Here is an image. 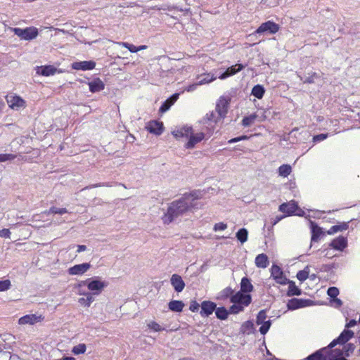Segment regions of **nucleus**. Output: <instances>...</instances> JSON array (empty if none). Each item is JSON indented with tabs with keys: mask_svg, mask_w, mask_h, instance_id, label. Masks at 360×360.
<instances>
[{
	"mask_svg": "<svg viewBox=\"0 0 360 360\" xmlns=\"http://www.w3.org/2000/svg\"><path fill=\"white\" fill-rule=\"evenodd\" d=\"M6 99L8 106L13 110H18L25 106V101L14 94L7 95Z\"/></svg>",
	"mask_w": 360,
	"mask_h": 360,
	"instance_id": "0eeeda50",
	"label": "nucleus"
},
{
	"mask_svg": "<svg viewBox=\"0 0 360 360\" xmlns=\"http://www.w3.org/2000/svg\"><path fill=\"white\" fill-rule=\"evenodd\" d=\"M202 197V193L199 191H193L186 192L181 197V214L184 211L191 210L192 209H198L201 206L198 200Z\"/></svg>",
	"mask_w": 360,
	"mask_h": 360,
	"instance_id": "f03ea898",
	"label": "nucleus"
},
{
	"mask_svg": "<svg viewBox=\"0 0 360 360\" xmlns=\"http://www.w3.org/2000/svg\"><path fill=\"white\" fill-rule=\"evenodd\" d=\"M146 128L150 133L158 136L160 135L164 130L162 122L157 120L150 121Z\"/></svg>",
	"mask_w": 360,
	"mask_h": 360,
	"instance_id": "4468645a",
	"label": "nucleus"
},
{
	"mask_svg": "<svg viewBox=\"0 0 360 360\" xmlns=\"http://www.w3.org/2000/svg\"><path fill=\"white\" fill-rule=\"evenodd\" d=\"M355 345L353 343H347L344 345L342 350H338L340 354H344L345 356H349L355 350Z\"/></svg>",
	"mask_w": 360,
	"mask_h": 360,
	"instance_id": "7c9ffc66",
	"label": "nucleus"
},
{
	"mask_svg": "<svg viewBox=\"0 0 360 360\" xmlns=\"http://www.w3.org/2000/svg\"><path fill=\"white\" fill-rule=\"evenodd\" d=\"M288 283H289L288 290L287 292L288 296L301 295V290L295 285L294 282L288 281Z\"/></svg>",
	"mask_w": 360,
	"mask_h": 360,
	"instance_id": "2f4dec72",
	"label": "nucleus"
},
{
	"mask_svg": "<svg viewBox=\"0 0 360 360\" xmlns=\"http://www.w3.org/2000/svg\"><path fill=\"white\" fill-rule=\"evenodd\" d=\"M82 284L86 285L92 295H99L103 290L108 286V283L102 281L99 277H94L82 281Z\"/></svg>",
	"mask_w": 360,
	"mask_h": 360,
	"instance_id": "7ed1b4c3",
	"label": "nucleus"
},
{
	"mask_svg": "<svg viewBox=\"0 0 360 360\" xmlns=\"http://www.w3.org/2000/svg\"><path fill=\"white\" fill-rule=\"evenodd\" d=\"M41 319H42L41 316H37L35 314H27L20 318L18 320V323L20 325H33L35 323L40 321Z\"/></svg>",
	"mask_w": 360,
	"mask_h": 360,
	"instance_id": "aec40b11",
	"label": "nucleus"
},
{
	"mask_svg": "<svg viewBox=\"0 0 360 360\" xmlns=\"http://www.w3.org/2000/svg\"><path fill=\"white\" fill-rule=\"evenodd\" d=\"M279 30V26L278 24L272 22L267 21L266 22L262 23L255 31V34H262L264 32H269L270 34H275Z\"/></svg>",
	"mask_w": 360,
	"mask_h": 360,
	"instance_id": "9d476101",
	"label": "nucleus"
},
{
	"mask_svg": "<svg viewBox=\"0 0 360 360\" xmlns=\"http://www.w3.org/2000/svg\"><path fill=\"white\" fill-rule=\"evenodd\" d=\"M215 314L219 319L225 320L227 319L229 311L225 307H218L215 309Z\"/></svg>",
	"mask_w": 360,
	"mask_h": 360,
	"instance_id": "e433bc0d",
	"label": "nucleus"
},
{
	"mask_svg": "<svg viewBox=\"0 0 360 360\" xmlns=\"http://www.w3.org/2000/svg\"><path fill=\"white\" fill-rule=\"evenodd\" d=\"M292 172V167L290 165L284 164L278 167V174L283 177H287Z\"/></svg>",
	"mask_w": 360,
	"mask_h": 360,
	"instance_id": "f704fd0d",
	"label": "nucleus"
},
{
	"mask_svg": "<svg viewBox=\"0 0 360 360\" xmlns=\"http://www.w3.org/2000/svg\"><path fill=\"white\" fill-rule=\"evenodd\" d=\"M297 210V204L294 200L283 203L279 207V210L283 213H285L288 216L294 214Z\"/></svg>",
	"mask_w": 360,
	"mask_h": 360,
	"instance_id": "dca6fc26",
	"label": "nucleus"
},
{
	"mask_svg": "<svg viewBox=\"0 0 360 360\" xmlns=\"http://www.w3.org/2000/svg\"><path fill=\"white\" fill-rule=\"evenodd\" d=\"M244 68H245V65L240 64V63L232 65L231 67L228 68L225 72L221 73L219 76V79H224L234 75L236 73H238V72H240V70H242Z\"/></svg>",
	"mask_w": 360,
	"mask_h": 360,
	"instance_id": "f3484780",
	"label": "nucleus"
},
{
	"mask_svg": "<svg viewBox=\"0 0 360 360\" xmlns=\"http://www.w3.org/2000/svg\"><path fill=\"white\" fill-rule=\"evenodd\" d=\"M329 346L323 347L309 355L305 358V360H331V355L329 354Z\"/></svg>",
	"mask_w": 360,
	"mask_h": 360,
	"instance_id": "6e6552de",
	"label": "nucleus"
},
{
	"mask_svg": "<svg viewBox=\"0 0 360 360\" xmlns=\"http://www.w3.org/2000/svg\"><path fill=\"white\" fill-rule=\"evenodd\" d=\"M0 237L5 238H10L11 231L8 229H3L0 230Z\"/></svg>",
	"mask_w": 360,
	"mask_h": 360,
	"instance_id": "052dcab7",
	"label": "nucleus"
},
{
	"mask_svg": "<svg viewBox=\"0 0 360 360\" xmlns=\"http://www.w3.org/2000/svg\"><path fill=\"white\" fill-rule=\"evenodd\" d=\"M310 227L311 230V241L316 242L319 240L320 236L322 234V229L314 221H310Z\"/></svg>",
	"mask_w": 360,
	"mask_h": 360,
	"instance_id": "b1692460",
	"label": "nucleus"
},
{
	"mask_svg": "<svg viewBox=\"0 0 360 360\" xmlns=\"http://www.w3.org/2000/svg\"><path fill=\"white\" fill-rule=\"evenodd\" d=\"M329 245L335 250L343 251L344 249L347 246V239L345 236H338V238L333 239Z\"/></svg>",
	"mask_w": 360,
	"mask_h": 360,
	"instance_id": "2eb2a0df",
	"label": "nucleus"
},
{
	"mask_svg": "<svg viewBox=\"0 0 360 360\" xmlns=\"http://www.w3.org/2000/svg\"><path fill=\"white\" fill-rule=\"evenodd\" d=\"M253 290L250 280L247 277H243L240 282V292L244 293H249Z\"/></svg>",
	"mask_w": 360,
	"mask_h": 360,
	"instance_id": "a878e982",
	"label": "nucleus"
},
{
	"mask_svg": "<svg viewBox=\"0 0 360 360\" xmlns=\"http://www.w3.org/2000/svg\"><path fill=\"white\" fill-rule=\"evenodd\" d=\"M331 304L335 308H339L342 305V302L339 298L335 297L331 300Z\"/></svg>",
	"mask_w": 360,
	"mask_h": 360,
	"instance_id": "680f3d73",
	"label": "nucleus"
},
{
	"mask_svg": "<svg viewBox=\"0 0 360 360\" xmlns=\"http://www.w3.org/2000/svg\"><path fill=\"white\" fill-rule=\"evenodd\" d=\"M328 134H318V135H316L314 136L313 141H314V142H320V141L325 140L328 137Z\"/></svg>",
	"mask_w": 360,
	"mask_h": 360,
	"instance_id": "bf43d9fd",
	"label": "nucleus"
},
{
	"mask_svg": "<svg viewBox=\"0 0 360 360\" xmlns=\"http://www.w3.org/2000/svg\"><path fill=\"white\" fill-rule=\"evenodd\" d=\"M179 94L178 93L174 94L169 98H168L160 106L159 112L160 113H165L167 112L170 107L178 100Z\"/></svg>",
	"mask_w": 360,
	"mask_h": 360,
	"instance_id": "4be33fe9",
	"label": "nucleus"
},
{
	"mask_svg": "<svg viewBox=\"0 0 360 360\" xmlns=\"http://www.w3.org/2000/svg\"><path fill=\"white\" fill-rule=\"evenodd\" d=\"M148 327L155 332H159L165 330L164 328H162L159 323L155 321H151L148 323Z\"/></svg>",
	"mask_w": 360,
	"mask_h": 360,
	"instance_id": "8fccbe9b",
	"label": "nucleus"
},
{
	"mask_svg": "<svg viewBox=\"0 0 360 360\" xmlns=\"http://www.w3.org/2000/svg\"><path fill=\"white\" fill-rule=\"evenodd\" d=\"M309 268L307 266L304 269L299 271L297 274V278L300 281H304L309 277Z\"/></svg>",
	"mask_w": 360,
	"mask_h": 360,
	"instance_id": "58836bf2",
	"label": "nucleus"
},
{
	"mask_svg": "<svg viewBox=\"0 0 360 360\" xmlns=\"http://www.w3.org/2000/svg\"><path fill=\"white\" fill-rule=\"evenodd\" d=\"M94 297L91 292L84 294V297H80L78 302L83 307H89L91 304L94 302Z\"/></svg>",
	"mask_w": 360,
	"mask_h": 360,
	"instance_id": "c756f323",
	"label": "nucleus"
},
{
	"mask_svg": "<svg viewBox=\"0 0 360 360\" xmlns=\"http://www.w3.org/2000/svg\"><path fill=\"white\" fill-rule=\"evenodd\" d=\"M232 293V289L231 288H226L220 292L219 297L221 299H225L229 297Z\"/></svg>",
	"mask_w": 360,
	"mask_h": 360,
	"instance_id": "5fc2aeb1",
	"label": "nucleus"
},
{
	"mask_svg": "<svg viewBox=\"0 0 360 360\" xmlns=\"http://www.w3.org/2000/svg\"><path fill=\"white\" fill-rule=\"evenodd\" d=\"M356 325V321L354 319L350 320L349 322H347L345 325V328H349L355 326Z\"/></svg>",
	"mask_w": 360,
	"mask_h": 360,
	"instance_id": "69168bd1",
	"label": "nucleus"
},
{
	"mask_svg": "<svg viewBox=\"0 0 360 360\" xmlns=\"http://www.w3.org/2000/svg\"><path fill=\"white\" fill-rule=\"evenodd\" d=\"M257 117V115L255 113L243 117V119L242 120V125L245 127H250L251 125H252L255 123Z\"/></svg>",
	"mask_w": 360,
	"mask_h": 360,
	"instance_id": "c9c22d12",
	"label": "nucleus"
},
{
	"mask_svg": "<svg viewBox=\"0 0 360 360\" xmlns=\"http://www.w3.org/2000/svg\"><path fill=\"white\" fill-rule=\"evenodd\" d=\"M217 121L215 113L211 112L207 113L199 122V131L193 129L191 127L181 128V137L187 139L184 147L187 149L193 148L203 139L210 138L214 130Z\"/></svg>",
	"mask_w": 360,
	"mask_h": 360,
	"instance_id": "f257e3e1",
	"label": "nucleus"
},
{
	"mask_svg": "<svg viewBox=\"0 0 360 360\" xmlns=\"http://www.w3.org/2000/svg\"><path fill=\"white\" fill-rule=\"evenodd\" d=\"M11 287V281L8 279H6L4 281H0V292H4L9 290Z\"/></svg>",
	"mask_w": 360,
	"mask_h": 360,
	"instance_id": "de8ad7c7",
	"label": "nucleus"
},
{
	"mask_svg": "<svg viewBox=\"0 0 360 360\" xmlns=\"http://www.w3.org/2000/svg\"><path fill=\"white\" fill-rule=\"evenodd\" d=\"M236 236L241 243H244L248 240V231L245 228L240 229L236 233Z\"/></svg>",
	"mask_w": 360,
	"mask_h": 360,
	"instance_id": "473e14b6",
	"label": "nucleus"
},
{
	"mask_svg": "<svg viewBox=\"0 0 360 360\" xmlns=\"http://www.w3.org/2000/svg\"><path fill=\"white\" fill-rule=\"evenodd\" d=\"M73 70H91L95 68L96 63L93 60H84L74 62L71 65Z\"/></svg>",
	"mask_w": 360,
	"mask_h": 360,
	"instance_id": "ddd939ff",
	"label": "nucleus"
},
{
	"mask_svg": "<svg viewBox=\"0 0 360 360\" xmlns=\"http://www.w3.org/2000/svg\"><path fill=\"white\" fill-rule=\"evenodd\" d=\"M233 304L229 308V313L236 314L240 311H243L245 308V305L240 304L233 303Z\"/></svg>",
	"mask_w": 360,
	"mask_h": 360,
	"instance_id": "a19ab883",
	"label": "nucleus"
},
{
	"mask_svg": "<svg viewBox=\"0 0 360 360\" xmlns=\"http://www.w3.org/2000/svg\"><path fill=\"white\" fill-rule=\"evenodd\" d=\"M264 92V88L259 84L255 85L252 89V94L258 99H261L263 97Z\"/></svg>",
	"mask_w": 360,
	"mask_h": 360,
	"instance_id": "72a5a7b5",
	"label": "nucleus"
},
{
	"mask_svg": "<svg viewBox=\"0 0 360 360\" xmlns=\"http://www.w3.org/2000/svg\"><path fill=\"white\" fill-rule=\"evenodd\" d=\"M118 44L123 47L127 48L131 53L138 52V49H136V46L133 44H129L127 42H119Z\"/></svg>",
	"mask_w": 360,
	"mask_h": 360,
	"instance_id": "3c124183",
	"label": "nucleus"
},
{
	"mask_svg": "<svg viewBox=\"0 0 360 360\" xmlns=\"http://www.w3.org/2000/svg\"><path fill=\"white\" fill-rule=\"evenodd\" d=\"M252 301L251 295L249 294H244L239 291L231 297L232 303L240 304L245 306H248Z\"/></svg>",
	"mask_w": 360,
	"mask_h": 360,
	"instance_id": "9b49d317",
	"label": "nucleus"
},
{
	"mask_svg": "<svg viewBox=\"0 0 360 360\" xmlns=\"http://www.w3.org/2000/svg\"><path fill=\"white\" fill-rule=\"evenodd\" d=\"M261 325L262 326L259 328V332L262 335H265L269 331V330L271 327V320H268L266 322H264L263 323H262Z\"/></svg>",
	"mask_w": 360,
	"mask_h": 360,
	"instance_id": "09e8293b",
	"label": "nucleus"
},
{
	"mask_svg": "<svg viewBox=\"0 0 360 360\" xmlns=\"http://www.w3.org/2000/svg\"><path fill=\"white\" fill-rule=\"evenodd\" d=\"M103 186L110 187V186H112V184L109 183V182H105V183H100V184H92V185H90L89 186H86L85 188V189H90V188H93L103 187Z\"/></svg>",
	"mask_w": 360,
	"mask_h": 360,
	"instance_id": "6e6d98bb",
	"label": "nucleus"
},
{
	"mask_svg": "<svg viewBox=\"0 0 360 360\" xmlns=\"http://www.w3.org/2000/svg\"><path fill=\"white\" fill-rule=\"evenodd\" d=\"M269 264L268 257L265 254H259L255 258V265L259 268L264 269Z\"/></svg>",
	"mask_w": 360,
	"mask_h": 360,
	"instance_id": "c85d7f7f",
	"label": "nucleus"
},
{
	"mask_svg": "<svg viewBox=\"0 0 360 360\" xmlns=\"http://www.w3.org/2000/svg\"><path fill=\"white\" fill-rule=\"evenodd\" d=\"M349 228V222H342L341 224L334 225L327 231L328 235H333L339 231H343Z\"/></svg>",
	"mask_w": 360,
	"mask_h": 360,
	"instance_id": "cd10ccee",
	"label": "nucleus"
},
{
	"mask_svg": "<svg viewBox=\"0 0 360 360\" xmlns=\"http://www.w3.org/2000/svg\"><path fill=\"white\" fill-rule=\"evenodd\" d=\"M86 250V245H77V252L79 253V252L85 251Z\"/></svg>",
	"mask_w": 360,
	"mask_h": 360,
	"instance_id": "338daca9",
	"label": "nucleus"
},
{
	"mask_svg": "<svg viewBox=\"0 0 360 360\" xmlns=\"http://www.w3.org/2000/svg\"><path fill=\"white\" fill-rule=\"evenodd\" d=\"M327 294L332 299L335 298L339 295V290L336 287H330L327 290Z\"/></svg>",
	"mask_w": 360,
	"mask_h": 360,
	"instance_id": "603ef678",
	"label": "nucleus"
},
{
	"mask_svg": "<svg viewBox=\"0 0 360 360\" xmlns=\"http://www.w3.org/2000/svg\"><path fill=\"white\" fill-rule=\"evenodd\" d=\"M169 309L172 311L180 312V301L173 300L168 304Z\"/></svg>",
	"mask_w": 360,
	"mask_h": 360,
	"instance_id": "a18cd8bd",
	"label": "nucleus"
},
{
	"mask_svg": "<svg viewBox=\"0 0 360 360\" xmlns=\"http://www.w3.org/2000/svg\"><path fill=\"white\" fill-rule=\"evenodd\" d=\"M306 300L293 298L288 303V308L290 310H295L306 306Z\"/></svg>",
	"mask_w": 360,
	"mask_h": 360,
	"instance_id": "393cba45",
	"label": "nucleus"
},
{
	"mask_svg": "<svg viewBox=\"0 0 360 360\" xmlns=\"http://www.w3.org/2000/svg\"><path fill=\"white\" fill-rule=\"evenodd\" d=\"M354 333L352 330L345 329L336 339H334L328 345V346L330 348H333L338 344L345 345L354 337Z\"/></svg>",
	"mask_w": 360,
	"mask_h": 360,
	"instance_id": "423d86ee",
	"label": "nucleus"
},
{
	"mask_svg": "<svg viewBox=\"0 0 360 360\" xmlns=\"http://www.w3.org/2000/svg\"><path fill=\"white\" fill-rule=\"evenodd\" d=\"M295 215H298V216H303L304 214V211H302L301 209H300L298 207H297V211L295 212V213L294 214Z\"/></svg>",
	"mask_w": 360,
	"mask_h": 360,
	"instance_id": "774afa93",
	"label": "nucleus"
},
{
	"mask_svg": "<svg viewBox=\"0 0 360 360\" xmlns=\"http://www.w3.org/2000/svg\"><path fill=\"white\" fill-rule=\"evenodd\" d=\"M91 268L89 263H82L74 265L68 269V273L71 276H82Z\"/></svg>",
	"mask_w": 360,
	"mask_h": 360,
	"instance_id": "f8f14e48",
	"label": "nucleus"
},
{
	"mask_svg": "<svg viewBox=\"0 0 360 360\" xmlns=\"http://www.w3.org/2000/svg\"><path fill=\"white\" fill-rule=\"evenodd\" d=\"M229 101L225 98H220L216 105V110L220 117H223L227 112Z\"/></svg>",
	"mask_w": 360,
	"mask_h": 360,
	"instance_id": "412c9836",
	"label": "nucleus"
},
{
	"mask_svg": "<svg viewBox=\"0 0 360 360\" xmlns=\"http://www.w3.org/2000/svg\"><path fill=\"white\" fill-rule=\"evenodd\" d=\"M40 68L41 70H38L37 73L46 77L53 75L57 72L56 68L53 65L41 66Z\"/></svg>",
	"mask_w": 360,
	"mask_h": 360,
	"instance_id": "bb28decb",
	"label": "nucleus"
},
{
	"mask_svg": "<svg viewBox=\"0 0 360 360\" xmlns=\"http://www.w3.org/2000/svg\"><path fill=\"white\" fill-rule=\"evenodd\" d=\"M171 283L174 288L175 290L178 292H180V276L178 274H173L171 278Z\"/></svg>",
	"mask_w": 360,
	"mask_h": 360,
	"instance_id": "4c0bfd02",
	"label": "nucleus"
},
{
	"mask_svg": "<svg viewBox=\"0 0 360 360\" xmlns=\"http://www.w3.org/2000/svg\"><path fill=\"white\" fill-rule=\"evenodd\" d=\"M271 276L277 283L281 285H285L288 282L282 269L276 264H274L271 268Z\"/></svg>",
	"mask_w": 360,
	"mask_h": 360,
	"instance_id": "1a4fd4ad",
	"label": "nucleus"
},
{
	"mask_svg": "<svg viewBox=\"0 0 360 360\" xmlns=\"http://www.w3.org/2000/svg\"><path fill=\"white\" fill-rule=\"evenodd\" d=\"M86 347L84 344H79L72 348V352L75 354L77 355V354H84L86 352Z\"/></svg>",
	"mask_w": 360,
	"mask_h": 360,
	"instance_id": "c03bdc74",
	"label": "nucleus"
},
{
	"mask_svg": "<svg viewBox=\"0 0 360 360\" xmlns=\"http://www.w3.org/2000/svg\"><path fill=\"white\" fill-rule=\"evenodd\" d=\"M68 212V211L66 208H58V207H52L47 212V214H65Z\"/></svg>",
	"mask_w": 360,
	"mask_h": 360,
	"instance_id": "49530a36",
	"label": "nucleus"
},
{
	"mask_svg": "<svg viewBox=\"0 0 360 360\" xmlns=\"http://www.w3.org/2000/svg\"><path fill=\"white\" fill-rule=\"evenodd\" d=\"M88 85L89 87V91L91 93L99 92L103 90L105 88L104 82L98 77L94 78L91 82H89Z\"/></svg>",
	"mask_w": 360,
	"mask_h": 360,
	"instance_id": "6ab92c4d",
	"label": "nucleus"
},
{
	"mask_svg": "<svg viewBox=\"0 0 360 360\" xmlns=\"http://www.w3.org/2000/svg\"><path fill=\"white\" fill-rule=\"evenodd\" d=\"M15 157L16 156L13 154H0V162L13 160Z\"/></svg>",
	"mask_w": 360,
	"mask_h": 360,
	"instance_id": "864d4df0",
	"label": "nucleus"
},
{
	"mask_svg": "<svg viewBox=\"0 0 360 360\" xmlns=\"http://www.w3.org/2000/svg\"><path fill=\"white\" fill-rule=\"evenodd\" d=\"M227 228V224L224 222H219L217 223L214 226V231H224Z\"/></svg>",
	"mask_w": 360,
	"mask_h": 360,
	"instance_id": "4d7b16f0",
	"label": "nucleus"
},
{
	"mask_svg": "<svg viewBox=\"0 0 360 360\" xmlns=\"http://www.w3.org/2000/svg\"><path fill=\"white\" fill-rule=\"evenodd\" d=\"M248 139L247 136H238V137L230 139L229 141V143H236V142L240 141L241 140H245V139Z\"/></svg>",
	"mask_w": 360,
	"mask_h": 360,
	"instance_id": "e2e57ef3",
	"label": "nucleus"
},
{
	"mask_svg": "<svg viewBox=\"0 0 360 360\" xmlns=\"http://www.w3.org/2000/svg\"><path fill=\"white\" fill-rule=\"evenodd\" d=\"M319 77V74L316 72H311L309 73L308 75L306 76L304 79L301 78V80H302L304 83L311 84L314 83L315 80Z\"/></svg>",
	"mask_w": 360,
	"mask_h": 360,
	"instance_id": "ea45409f",
	"label": "nucleus"
},
{
	"mask_svg": "<svg viewBox=\"0 0 360 360\" xmlns=\"http://www.w3.org/2000/svg\"><path fill=\"white\" fill-rule=\"evenodd\" d=\"M217 305L210 301H204L201 304L200 314L202 316H209L215 310Z\"/></svg>",
	"mask_w": 360,
	"mask_h": 360,
	"instance_id": "a211bd4d",
	"label": "nucleus"
},
{
	"mask_svg": "<svg viewBox=\"0 0 360 360\" xmlns=\"http://www.w3.org/2000/svg\"><path fill=\"white\" fill-rule=\"evenodd\" d=\"M329 354L331 355V360H347L345 357L342 356V354L338 353V349L333 350L330 348Z\"/></svg>",
	"mask_w": 360,
	"mask_h": 360,
	"instance_id": "79ce46f5",
	"label": "nucleus"
},
{
	"mask_svg": "<svg viewBox=\"0 0 360 360\" xmlns=\"http://www.w3.org/2000/svg\"><path fill=\"white\" fill-rule=\"evenodd\" d=\"M11 30L22 40L30 41L35 39L38 34V29L35 27H28L25 29L12 27Z\"/></svg>",
	"mask_w": 360,
	"mask_h": 360,
	"instance_id": "20e7f679",
	"label": "nucleus"
},
{
	"mask_svg": "<svg viewBox=\"0 0 360 360\" xmlns=\"http://www.w3.org/2000/svg\"><path fill=\"white\" fill-rule=\"evenodd\" d=\"M200 307V305L198 303H197L196 302H193L190 305V310L192 311H197L198 310Z\"/></svg>",
	"mask_w": 360,
	"mask_h": 360,
	"instance_id": "0e129e2a",
	"label": "nucleus"
},
{
	"mask_svg": "<svg viewBox=\"0 0 360 360\" xmlns=\"http://www.w3.org/2000/svg\"><path fill=\"white\" fill-rule=\"evenodd\" d=\"M179 214L180 200H176L171 203L167 209V212L162 217L163 222L165 224H169L175 217H177Z\"/></svg>",
	"mask_w": 360,
	"mask_h": 360,
	"instance_id": "39448f33",
	"label": "nucleus"
},
{
	"mask_svg": "<svg viewBox=\"0 0 360 360\" xmlns=\"http://www.w3.org/2000/svg\"><path fill=\"white\" fill-rule=\"evenodd\" d=\"M252 328H253V323H252V322H251L250 321H246L243 325V332H247L248 333H250V331L252 329Z\"/></svg>",
	"mask_w": 360,
	"mask_h": 360,
	"instance_id": "13d9d810",
	"label": "nucleus"
},
{
	"mask_svg": "<svg viewBox=\"0 0 360 360\" xmlns=\"http://www.w3.org/2000/svg\"><path fill=\"white\" fill-rule=\"evenodd\" d=\"M214 79H215V78L213 77L212 76H210V75H202L199 78V80L198 81V82L196 84L189 86L187 89H186V90L187 91H193L195 89L197 85H201L203 84L210 83Z\"/></svg>",
	"mask_w": 360,
	"mask_h": 360,
	"instance_id": "5701e85b",
	"label": "nucleus"
},
{
	"mask_svg": "<svg viewBox=\"0 0 360 360\" xmlns=\"http://www.w3.org/2000/svg\"><path fill=\"white\" fill-rule=\"evenodd\" d=\"M266 311L265 310H261L257 316V319H256V323L257 325H260L262 323H263L264 322H266Z\"/></svg>",
	"mask_w": 360,
	"mask_h": 360,
	"instance_id": "37998d69",
	"label": "nucleus"
}]
</instances>
